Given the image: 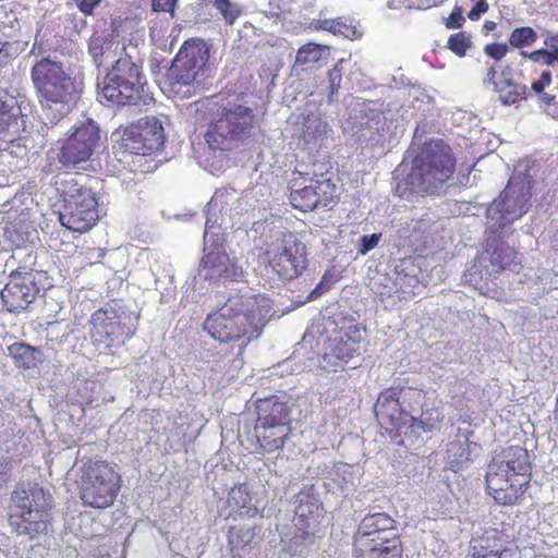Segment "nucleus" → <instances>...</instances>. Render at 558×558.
<instances>
[{
  "label": "nucleus",
  "instance_id": "10",
  "mask_svg": "<svg viewBox=\"0 0 558 558\" xmlns=\"http://www.w3.org/2000/svg\"><path fill=\"white\" fill-rule=\"evenodd\" d=\"M208 59L209 47L204 40L197 38L185 40L168 72L170 92L180 98H189Z\"/></svg>",
  "mask_w": 558,
  "mask_h": 558
},
{
  "label": "nucleus",
  "instance_id": "60",
  "mask_svg": "<svg viewBox=\"0 0 558 558\" xmlns=\"http://www.w3.org/2000/svg\"><path fill=\"white\" fill-rule=\"evenodd\" d=\"M255 226H256V227H255V231H258V228H259L262 225L257 222V223H255Z\"/></svg>",
  "mask_w": 558,
  "mask_h": 558
},
{
  "label": "nucleus",
  "instance_id": "43",
  "mask_svg": "<svg viewBox=\"0 0 558 558\" xmlns=\"http://www.w3.org/2000/svg\"><path fill=\"white\" fill-rule=\"evenodd\" d=\"M523 54L525 56V53ZM526 57L532 61L542 62L547 65H553L555 63H558V47H555L553 50H535L526 54Z\"/></svg>",
  "mask_w": 558,
  "mask_h": 558
},
{
  "label": "nucleus",
  "instance_id": "21",
  "mask_svg": "<svg viewBox=\"0 0 558 558\" xmlns=\"http://www.w3.org/2000/svg\"><path fill=\"white\" fill-rule=\"evenodd\" d=\"M362 340L363 330L360 326L350 325L347 328H341L328 339L324 360L331 366L349 363L350 360L360 354Z\"/></svg>",
  "mask_w": 558,
  "mask_h": 558
},
{
  "label": "nucleus",
  "instance_id": "17",
  "mask_svg": "<svg viewBox=\"0 0 558 558\" xmlns=\"http://www.w3.org/2000/svg\"><path fill=\"white\" fill-rule=\"evenodd\" d=\"M126 320L131 317L111 306L96 311L89 320L93 342L107 348L123 343L134 332L133 325H128Z\"/></svg>",
  "mask_w": 558,
  "mask_h": 558
},
{
  "label": "nucleus",
  "instance_id": "4",
  "mask_svg": "<svg viewBox=\"0 0 558 558\" xmlns=\"http://www.w3.org/2000/svg\"><path fill=\"white\" fill-rule=\"evenodd\" d=\"M531 463L527 451L520 446H510L497 452L486 472L489 495L500 505L520 502L530 482Z\"/></svg>",
  "mask_w": 558,
  "mask_h": 558
},
{
  "label": "nucleus",
  "instance_id": "20",
  "mask_svg": "<svg viewBox=\"0 0 558 558\" xmlns=\"http://www.w3.org/2000/svg\"><path fill=\"white\" fill-rule=\"evenodd\" d=\"M292 180L290 192V204L301 211H311L315 208L329 206L335 198L336 186L326 179L315 180L313 178H303V183Z\"/></svg>",
  "mask_w": 558,
  "mask_h": 558
},
{
  "label": "nucleus",
  "instance_id": "18",
  "mask_svg": "<svg viewBox=\"0 0 558 558\" xmlns=\"http://www.w3.org/2000/svg\"><path fill=\"white\" fill-rule=\"evenodd\" d=\"M136 44V49L144 45V40L138 33H125L118 28L112 32H95L88 41V53L97 66L105 63L114 62L120 57H125L123 48Z\"/></svg>",
  "mask_w": 558,
  "mask_h": 558
},
{
  "label": "nucleus",
  "instance_id": "42",
  "mask_svg": "<svg viewBox=\"0 0 558 558\" xmlns=\"http://www.w3.org/2000/svg\"><path fill=\"white\" fill-rule=\"evenodd\" d=\"M214 4L230 25L233 24L240 15L238 7L232 4L229 0H215Z\"/></svg>",
  "mask_w": 558,
  "mask_h": 558
},
{
  "label": "nucleus",
  "instance_id": "1",
  "mask_svg": "<svg viewBox=\"0 0 558 558\" xmlns=\"http://www.w3.org/2000/svg\"><path fill=\"white\" fill-rule=\"evenodd\" d=\"M270 311V301L263 295H234L218 311L208 314L204 330L220 343H231L239 356L260 336Z\"/></svg>",
  "mask_w": 558,
  "mask_h": 558
},
{
  "label": "nucleus",
  "instance_id": "35",
  "mask_svg": "<svg viewBox=\"0 0 558 558\" xmlns=\"http://www.w3.org/2000/svg\"><path fill=\"white\" fill-rule=\"evenodd\" d=\"M518 254L510 246H500L493 251L490 255V263L497 270L510 269L515 271L519 262Z\"/></svg>",
  "mask_w": 558,
  "mask_h": 558
},
{
  "label": "nucleus",
  "instance_id": "51",
  "mask_svg": "<svg viewBox=\"0 0 558 558\" xmlns=\"http://www.w3.org/2000/svg\"><path fill=\"white\" fill-rule=\"evenodd\" d=\"M485 53L495 60L502 59L508 51V48L504 44H490L485 46Z\"/></svg>",
  "mask_w": 558,
  "mask_h": 558
},
{
  "label": "nucleus",
  "instance_id": "40",
  "mask_svg": "<svg viewBox=\"0 0 558 558\" xmlns=\"http://www.w3.org/2000/svg\"><path fill=\"white\" fill-rule=\"evenodd\" d=\"M536 40V32L527 26L513 29L509 37L510 45L515 48L532 46Z\"/></svg>",
  "mask_w": 558,
  "mask_h": 558
},
{
  "label": "nucleus",
  "instance_id": "45",
  "mask_svg": "<svg viewBox=\"0 0 558 558\" xmlns=\"http://www.w3.org/2000/svg\"><path fill=\"white\" fill-rule=\"evenodd\" d=\"M343 60L337 62V64L328 72V81H329V97L335 95L340 88L341 80H342V64Z\"/></svg>",
  "mask_w": 558,
  "mask_h": 558
},
{
  "label": "nucleus",
  "instance_id": "12",
  "mask_svg": "<svg viewBox=\"0 0 558 558\" xmlns=\"http://www.w3.org/2000/svg\"><path fill=\"white\" fill-rule=\"evenodd\" d=\"M63 207L59 219L63 227L74 232H86L99 219L96 193L74 179L64 182Z\"/></svg>",
  "mask_w": 558,
  "mask_h": 558
},
{
  "label": "nucleus",
  "instance_id": "32",
  "mask_svg": "<svg viewBox=\"0 0 558 558\" xmlns=\"http://www.w3.org/2000/svg\"><path fill=\"white\" fill-rule=\"evenodd\" d=\"M290 430V426H286L284 424L262 426V423H256L255 426L256 437L260 444V448L267 452L281 448Z\"/></svg>",
  "mask_w": 558,
  "mask_h": 558
},
{
  "label": "nucleus",
  "instance_id": "16",
  "mask_svg": "<svg viewBox=\"0 0 558 558\" xmlns=\"http://www.w3.org/2000/svg\"><path fill=\"white\" fill-rule=\"evenodd\" d=\"M165 142L162 123L155 117L141 118L125 128L121 135V147L135 157L148 156L158 151Z\"/></svg>",
  "mask_w": 558,
  "mask_h": 558
},
{
  "label": "nucleus",
  "instance_id": "44",
  "mask_svg": "<svg viewBox=\"0 0 558 558\" xmlns=\"http://www.w3.org/2000/svg\"><path fill=\"white\" fill-rule=\"evenodd\" d=\"M295 0H269L268 8L271 16L280 17L294 9Z\"/></svg>",
  "mask_w": 558,
  "mask_h": 558
},
{
  "label": "nucleus",
  "instance_id": "24",
  "mask_svg": "<svg viewBox=\"0 0 558 558\" xmlns=\"http://www.w3.org/2000/svg\"><path fill=\"white\" fill-rule=\"evenodd\" d=\"M395 530V520L383 512L372 513L364 517L354 536V542H372L376 538L398 537Z\"/></svg>",
  "mask_w": 558,
  "mask_h": 558
},
{
  "label": "nucleus",
  "instance_id": "28",
  "mask_svg": "<svg viewBox=\"0 0 558 558\" xmlns=\"http://www.w3.org/2000/svg\"><path fill=\"white\" fill-rule=\"evenodd\" d=\"M316 533L305 529H295L292 536L282 537L279 558H308L315 549Z\"/></svg>",
  "mask_w": 558,
  "mask_h": 558
},
{
  "label": "nucleus",
  "instance_id": "30",
  "mask_svg": "<svg viewBox=\"0 0 558 558\" xmlns=\"http://www.w3.org/2000/svg\"><path fill=\"white\" fill-rule=\"evenodd\" d=\"M21 106L14 96L0 88V135L4 132L16 133L20 130Z\"/></svg>",
  "mask_w": 558,
  "mask_h": 558
},
{
  "label": "nucleus",
  "instance_id": "14",
  "mask_svg": "<svg viewBox=\"0 0 558 558\" xmlns=\"http://www.w3.org/2000/svg\"><path fill=\"white\" fill-rule=\"evenodd\" d=\"M100 146V130L88 119L72 128L60 148L58 159L64 167H77L89 161Z\"/></svg>",
  "mask_w": 558,
  "mask_h": 558
},
{
  "label": "nucleus",
  "instance_id": "6",
  "mask_svg": "<svg viewBox=\"0 0 558 558\" xmlns=\"http://www.w3.org/2000/svg\"><path fill=\"white\" fill-rule=\"evenodd\" d=\"M229 195V190H218L206 205L204 256L199 266V276L207 280L241 281L245 277L242 266L226 252L216 215L217 210L223 209V205L227 204L225 197Z\"/></svg>",
  "mask_w": 558,
  "mask_h": 558
},
{
  "label": "nucleus",
  "instance_id": "9",
  "mask_svg": "<svg viewBox=\"0 0 558 558\" xmlns=\"http://www.w3.org/2000/svg\"><path fill=\"white\" fill-rule=\"evenodd\" d=\"M10 524L20 535L34 538L47 531L50 520L51 496L38 486L17 489L12 495Z\"/></svg>",
  "mask_w": 558,
  "mask_h": 558
},
{
  "label": "nucleus",
  "instance_id": "62",
  "mask_svg": "<svg viewBox=\"0 0 558 558\" xmlns=\"http://www.w3.org/2000/svg\"><path fill=\"white\" fill-rule=\"evenodd\" d=\"M317 290H318V287L314 291H312V295L315 294L317 292Z\"/></svg>",
  "mask_w": 558,
  "mask_h": 558
},
{
  "label": "nucleus",
  "instance_id": "31",
  "mask_svg": "<svg viewBox=\"0 0 558 558\" xmlns=\"http://www.w3.org/2000/svg\"><path fill=\"white\" fill-rule=\"evenodd\" d=\"M330 57V49L328 46L315 43H308L299 48L294 68L303 71L319 68L326 63Z\"/></svg>",
  "mask_w": 558,
  "mask_h": 558
},
{
  "label": "nucleus",
  "instance_id": "15",
  "mask_svg": "<svg viewBox=\"0 0 558 558\" xmlns=\"http://www.w3.org/2000/svg\"><path fill=\"white\" fill-rule=\"evenodd\" d=\"M375 414L383 427L386 429L395 428L398 432H401L402 427L408 424L416 426L423 432H430L440 421L438 410H434L430 414L423 412L420 420L401 411L397 392L393 389L385 390L378 396Z\"/></svg>",
  "mask_w": 558,
  "mask_h": 558
},
{
  "label": "nucleus",
  "instance_id": "61",
  "mask_svg": "<svg viewBox=\"0 0 558 558\" xmlns=\"http://www.w3.org/2000/svg\"><path fill=\"white\" fill-rule=\"evenodd\" d=\"M28 259H29L31 262H33V260H34V257L29 254V255H28Z\"/></svg>",
  "mask_w": 558,
  "mask_h": 558
},
{
  "label": "nucleus",
  "instance_id": "55",
  "mask_svg": "<svg viewBox=\"0 0 558 558\" xmlns=\"http://www.w3.org/2000/svg\"><path fill=\"white\" fill-rule=\"evenodd\" d=\"M59 328H60L59 323H57V322L49 323L48 324V335L52 337L56 333L57 329H59Z\"/></svg>",
  "mask_w": 558,
  "mask_h": 558
},
{
  "label": "nucleus",
  "instance_id": "19",
  "mask_svg": "<svg viewBox=\"0 0 558 558\" xmlns=\"http://www.w3.org/2000/svg\"><path fill=\"white\" fill-rule=\"evenodd\" d=\"M37 274L27 266H21L10 274V279L1 291V299L11 313H21L38 298L40 287Z\"/></svg>",
  "mask_w": 558,
  "mask_h": 558
},
{
  "label": "nucleus",
  "instance_id": "53",
  "mask_svg": "<svg viewBox=\"0 0 558 558\" xmlns=\"http://www.w3.org/2000/svg\"><path fill=\"white\" fill-rule=\"evenodd\" d=\"M487 10L488 4L486 1H477V3L469 12V19L472 21H476L481 17L482 14L487 12Z\"/></svg>",
  "mask_w": 558,
  "mask_h": 558
},
{
  "label": "nucleus",
  "instance_id": "33",
  "mask_svg": "<svg viewBox=\"0 0 558 558\" xmlns=\"http://www.w3.org/2000/svg\"><path fill=\"white\" fill-rule=\"evenodd\" d=\"M228 505L230 514L251 518L257 513V508L252 505V497L246 484L235 486L229 492Z\"/></svg>",
  "mask_w": 558,
  "mask_h": 558
},
{
  "label": "nucleus",
  "instance_id": "23",
  "mask_svg": "<svg viewBox=\"0 0 558 558\" xmlns=\"http://www.w3.org/2000/svg\"><path fill=\"white\" fill-rule=\"evenodd\" d=\"M294 529H305L316 533L323 515V508L314 488L310 486L301 489L294 497Z\"/></svg>",
  "mask_w": 558,
  "mask_h": 558
},
{
  "label": "nucleus",
  "instance_id": "22",
  "mask_svg": "<svg viewBox=\"0 0 558 558\" xmlns=\"http://www.w3.org/2000/svg\"><path fill=\"white\" fill-rule=\"evenodd\" d=\"M292 136L300 141L304 148L320 146L330 132V126L320 111H303L292 114Z\"/></svg>",
  "mask_w": 558,
  "mask_h": 558
},
{
  "label": "nucleus",
  "instance_id": "57",
  "mask_svg": "<svg viewBox=\"0 0 558 558\" xmlns=\"http://www.w3.org/2000/svg\"><path fill=\"white\" fill-rule=\"evenodd\" d=\"M25 254L23 248H16L13 254L11 255V258L15 260L16 258H21Z\"/></svg>",
  "mask_w": 558,
  "mask_h": 558
},
{
  "label": "nucleus",
  "instance_id": "37",
  "mask_svg": "<svg viewBox=\"0 0 558 558\" xmlns=\"http://www.w3.org/2000/svg\"><path fill=\"white\" fill-rule=\"evenodd\" d=\"M470 445L468 448L461 441H453L447 448V461L453 471L461 470L463 464L470 461Z\"/></svg>",
  "mask_w": 558,
  "mask_h": 558
},
{
  "label": "nucleus",
  "instance_id": "59",
  "mask_svg": "<svg viewBox=\"0 0 558 558\" xmlns=\"http://www.w3.org/2000/svg\"><path fill=\"white\" fill-rule=\"evenodd\" d=\"M554 243H555V246L558 248V231L554 235Z\"/></svg>",
  "mask_w": 558,
  "mask_h": 558
},
{
  "label": "nucleus",
  "instance_id": "36",
  "mask_svg": "<svg viewBox=\"0 0 558 558\" xmlns=\"http://www.w3.org/2000/svg\"><path fill=\"white\" fill-rule=\"evenodd\" d=\"M9 354L14 359L20 367L31 368L36 365L37 351L35 348L26 344L15 342L8 348Z\"/></svg>",
  "mask_w": 558,
  "mask_h": 558
},
{
  "label": "nucleus",
  "instance_id": "13",
  "mask_svg": "<svg viewBox=\"0 0 558 558\" xmlns=\"http://www.w3.org/2000/svg\"><path fill=\"white\" fill-rule=\"evenodd\" d=\"M262 263L279 279L292 280L307 266L306 247L294 233H280L266 248Z\"/></svg>",
  "mask_w": 558,
  "mask_h": 558
},
{
  "label": "nucleus",
  "instance_id": "11",
  "mask_svg": "<svg viewBox=\"0 0 558 558\" xmlns=\"http://www.w3.org/2000/svg\"><path fill=\"white\" fill-rule=\"evenodd\" d=\"M120 487V475L107 461H88L83 465L80 494L84 505L108 508L117 498Z\"/></svg>",
  "mask_w": 558,
  "mask_h": 558
},
{
  "label": "nucleus",
  "instance_id": "29",
  "mask_svg": "<svg viewBox=\"0 0 558 558\" xmlns=\"http://www.w3.org/2000/svg\"><path fill=\"white\" fill-rule=\"evenodd\" d=\"M257 414L256 423H262V426L279 424L289 426L290 423V408L275 397L260 400L257 405Z\"/></svg>",
  "mask_w": 558,
  "mask_h": 558
},
{
  "label": "nucleus",
  "instance_id": "34",
  "mask_svg": "<svg viewBox=\"0 0 558 558\" xmlns=\"http://www.w3.org/2000/svg\"><path fill=\"white\" fill-rule=\"evenodd\" d=\"M310 28L327 31L336 36H342L349 39L355 38L357 34L356 28L352 24L347 23L343 19H326L319 16L311 22Z\"/></svg>",
  "mask_w": 558,
  "mask_h": 558
},
{
  "label": "nucleus",
  "instance_id": "5",
  "mask_svg": "<svg viewBox=\"0 0 558 558\" xmlns=\"http://www.w3.org/2000/svg\"><path fill=\"white\" fill-rule=\"evenodd\" d=\"M454 170L451 148L442 140L425 143L414 158L410 172L397 184V192L411 194H434L438 192Z\"/></svg>",
  "mask_w": 558,
  "mask_h": 558
},
{
  "label": "nucleus",
  "instance_id": "47",
  "mask_svg": "<svg viewBox=\"0 0 558 558\" xmlns=\"http://www.w3.org/2000/svg\"><path fill=\"white\" fill-rule=\"evenodd\" d=\"M168 27V23H159L157 21H153L151 25L149 27V35L151 40L157 45L160 46L163 44L165 39V33Z\"/></svg>",
  "mask_w": 558,
  "mask_h": 558
},
{
  "label": "nucleus",
  "instance_id": "3",
  "mask_svg": "<svg viewBox=\"0 0 558 558\" xmlns=\"http://www.w3.org/2000/svg\"><path fill=\"white\" fill-rule=\"evenodd\" d=\"M32 81L46 124H56L75 106L78 84L60 62L43 58L32 68Z\"/></svg>",
  "mask_w": 558,
  "mask_h": 558
},
{
  "label": "nucleus",
  "instance_id": "26",
  "mask_svg": "<svg viewBox=\"0 0 558 558\" xmlns=\"http://www.w3.org/2000/svg\"><path fill=\"white\" fill-rule=\"evenodd\" d=\"M401 555L402 547L399 537L354 542L355 558H401Z\"/></svg>",
  "mask_w": 558,
  "mask_h": 558
},
{
  "label": "nucleus",
  "instance_id": "38",
  "mask_svg": "<svg viewBox=\"0 0 558 558\" xmlns=\"http://www.w3.org/2000/svg\"><path fill=\"white\" fill-rule=\"evenodd\" d=\"M550 84L551 74L548 71L542 72L541 76L532 82L531 90L538 97L542 106H550L556 99V96L545 92V88Z\"/></svg>",
  "mask_w": 558,
  "mask_h": 558
},
{
  "label": "nucleus",
  "instance_id": "2",
  "mask_svg": "<svg viewBox=\"0 0 558 558\" xmlns=\"http://www.w3.org/2000/svg\"><path fill=\"white\" fill-rule=\"evenodd\" d=\"M539 171V166L531 159L520 160L515 165L507 186L486 209L487 229L492 233H497L526 214L533 194L545 192L546 187H549L547 192L558 190L554 185L553 173L541 181L536 180Z\"/></svg>",
  "mask_w": 558,
  "mask_h": 558
},
{
  "label": "nucleus",
  "instance_id": "49",
  "mask_svg": "<svg viewBox=\"0 0 558 558\" xmlns=\"http://www.w3.org/2000/svg\"><path fill=\"white\" fill-rule=\"evenodd\" d=\"M477 275V268L473 266L466 274L463 275V278L466 282L477 288L482 294L489 295L492 298H496L497 292L492 291V293L488 290L484 289V286L480 284V282L476 279Z\"/></svg>",
  "mask_w": 558,
  "mask_h": 558
},
{
  "label": "nucleus",
  "instance_id": "8",
  "mask_svg": "<svg viewBox=\"0 0 558 558\" xmlns=\"http://www.w3.org/2000/svg\"><path fill=\"white\" fill-rule=\"evenodd\" d=\"M125 57L116 60L102 81L98 82V94L117 105H137L142 98L144 77L141 73V49L136 44L123 48Z\"/></svg>",
  "mask_w": 558,
  "mask_h": 558
},
{
  "label": "nucleus",
  "instance_id": "7",
  "mask_svg": "<svg viewBox=\"0 0 558 558\" xmlns=\"http://www.w3.org/2000/svg\"><path fill=\"white\" fill-rule=\"evenodd\" d=\"M257 126L255 110L244 97H238L217 109L205 138L210 149L227 151L245 144Z\"/></svg>",
  "mask_w": 558,
  "mask_h": 558
},
{
  "label": "nucleus",
  "instance_id": "56",
  "mask_svg": "<svg viewBox=\"0 0 558 558\" xmlns=\"http://www.w3.org/2000/svg\"><path fill=\"white\" fill-rule=\"evenodd\" d=\"M388 4L391 9H399L403 5V0H389Z\"/></svg>",
  "mask_w": 558,
  "mask_h": 558
},
{
  "label": "nucleus",
  "instance_id": "50",
  "mask_svg": "<svg viewBox=\"0 0 558 558\" xmlns=\"http://www.w3.org/2000/svg\"><path fill=\"white\" fill-rule=\"evenodd\" d=\"M507 550L505 548H496V549H488V547L481 546L480 549H477L476 546H474V558H501V555L506 553Z\"/></svg>",
  "mask_w": 558,
  "mask_h": 558
},
{
  "label": "nucleus",
  "instance_id": "58",
  "mask_svg": "<svg viewBox=\"0 0 558 558\" xmlns=\"http://www.w3.org/2000/svg\"><path fill=\"white\" fill-rule=\"evenodd\" d=\"M64 327H65V331L63 333V337L66 338L72 332V329L70 328L69 325H65Z\"/></svg>",
  "mask_w": 558,
  "mask_h": 558
},
{
  "label": "nucleus",
  "instance_id": "54",
  "mask_svg": "<svg viewBox=\"0 0 558 558\" xmlns=\"http://www.w3.org/2000/svg\"><path fill=\"white\" fill-rule=\"evenodd\" d=\"M77 7L82 13L89 15L94 9L99 4L100 0H76Z\"/></svg>",
  "mask_w": 558,
  "mask_h": 558
},
{
  "label": "nucleus",
  "instance_id": "46",
  "mask_svg": "<svg viewBox=\"0 0 558 558\" xmlns=\"http://www.w3.org/2000/svg\"><path fill=\"white\" fill-rule=\"evenodd\" d=\"M380 239L381 233H373L369 235L361 236L357 253L360 255H366L369 251H372L378 245Z\"/></svg>",
  "mask_w": 558,
  "mask_h": 558
},
{
  "label": "nucleus",
  "instance_id": "27",
  "mask_svg": "<svg viewBox=\"0 0 558 558\" xmlns=\"http://www.w3.org/2000/svg\"><path fill=\"white\" fill-rule=\"evenodd\" d=\"M484 84L493 87L504 105H512L526 97V86L514 83L504 72L499 74L493 66L488 69Z\"/></svg>",
  "mask_w": 558,
  "mask_h": 558
},
{
  "label": "nucleus",
  "instance_id": "25",
  "mask_svg": "<svg viewBox=\"0 0 558 558\" xmlns=\"http://www.w3.org/2000/svg\"><path fill=\"white\" fill-rule=\"evenodd\" d=\"M380 121L381 117L376 110L368 109L365 104H362L360 109L345 121L343 129L355 136L357 141L364 142L373 140Z\"/></svg>",
  "mask_w": 558,
  "mask_h": 558
},
{
  "label": "nucleus",
  "instance_id": "48",
  "mask_svg": "<svg viewBox=\"0 0 558 558\" xmlns=\"http://www.w3.org/2000/svg\"><path fill=\"white\" fill-rule=\"evenodd\" d=\"M178 0H151V7L155 12L169 13L170 17L174 16V9Z\"/></svg>",
  "mask_w": 558,
  "mask_h": 558
},
{
  "label": "nucleus",
  "instance_id": "41",
  "mask_svg": "<svg viewBox=\"0 0 558 558\" xmlns=\"http://www.w3.org/2000/svg\"><path fill=\"white\" fill-rule=\"evenodd\" d=\"M448 47L457 56L463 57L465 56L468 48L471 47V39L464 33H458L449 37Z\"/></svg>",
  "mask_w": 558,
  "mask_h": 558
},
{
  "label": "nucleus",
  "instance_id": "39",
  "mask_svg": "<svg viewBox=\"0 0 558 558\" xmlns=\"http://www.w3.org/2000/svg\"><path fill=\"white\" fill-rule=\"evenodd\" d=\"M13 147L14 145L8 149L0 150V172L2 173H13L25 167L26 160L14 155Z\"/></svg>",
  "mask_w": 558,
  "mask_h": 558
},
{
  "label": "nucleus",
  "instance_id": "52",
  "mask_svg": "<svg viewBox=\"0 0 558 558\" xmlns=\"http://www.w3.org/2000/svg\"><path fill=\"white\" fill-rule=\"evenodd\" d=\"M463 22L464 17L462 15L461 9L456 8L447 19L446 25L448 28H459L462 26Z\"/></svg>",
  "mask_w": 558,
  "mask_h": 558
}]
</instances>
